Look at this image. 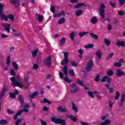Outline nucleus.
<instances>
[{
    "label": "nucleus",
    "instance_id": "obj_22",
    "mask_svg": "<svg viewBox=\"0 0 125 125\" xmlns=\"http://www.w3.org/2000/svg\"><path fill=\"white\" fill-rule=\"evenodd\" d=\"M97 21H98L97 18L96 17H93L91 20V23H92V24H96Z\"/></svg>",
    "mask_w": 125,
    "mask_h": 125
},
{
    "label": "nucleus",
    "instance_id": "obj_19",
    "mask_svg": "<svg viewBox=\"0 0 125 125\" xmlns=\"http://www.w3.org/2000/svg\"><path fill=\"white\" fill-rule=\"evenodd\" d=\"M116 45H117V46H122V47H125V42L119 41L116 42Z\"/></svg>",
    "mask_w": 125,
    "mask_h": 125
},
{
    "label": "nucleus",
    "instance_id": "obj_12",
    "mask_svg": "<svg viewBox=\"0 0 125 125\" xmlns=\"http://www.w3.org/2000/svg\"><path fill=\"white\" fill-rule=\"evenodd\" d=\"M124 62H125V60L120 59L119 61V62H115L114 63V65L115 67L121 68V67L122 66V63H124Z\"/></svg>",
    "mask_w": 125,
    "mask_h": 125
},
{
    "label": "nucleus",
    "instance_id": "obj_50",
    "mask_svg": "<svg viewBox=\"0 0 125 125\" xmlns=\"http://www.w3.org/2000/svg\"><path fill=\"white\" fill-rule=\"evenodd\" d=\"M70 38L72 41H74L75 39V33L74 32L70 33Z\"/></svg>",
    "mask_w": 125,
    "mask_h": 125
},
{
    "label": "nucleus",
    "instance_id": "obj_48",
    "mask_svg": "<svg viewBox=\"0 0 125 125\" xmlns=\"http://www.w3.org/2000/svg\"><path fill=\"white\" fill-rule=\"evenodd\" d=\"M113 105H114V103L111 101H108V107L111 109L113 108Z\"/></svg>",
    "mask_w": 125,
    "mask_h": 125
},
{
    "label": "nucleus",
    "instance_id": "obj_31",
    "mask_svg": "<svg viewBox=\"0 0 125 125\" xmlns=\"http://www.w3.org/2000/svg\"><path fill=\"white\" fill-rule=\"evenodd\" d=\"M88 31H85V32H81L79 33V36L81 37V38H83V36H85L86 35H87L88 34Z\"/></svg>",
    "mask_w": 125,
    "mask_h": 125
},
{
    "label": "nucleus",
    "instance_id": "obj_57",
    "mask_svg": "<svg viewBox=\"0 0 125 125\" xmlns=\"http://www.w3.org/2000/svg\"><path fill=\"white\" fill-rule=\"evenodd\" d=\"M118 15L120 16H123V15H125V13L123 11H120L118 12Z\"/></svg>",
    "mask_w": 125,
    "mask_h": 125
},
{
    "label": "nucleus",
    "instance_id": "obj_14",
    "mask_svg": "<svg viewBox=\"0 0 125 125\" xmlns=\"http://www.w3.org/2000/svg\"><path fill=\"white\" fill-rule=\"evenodd\" d=\"M125 94L124 93L122 94L121 97V101L119 104L120 107H122V106L124 105V103H125Z\"/></svg>",
    "mask_w": 125,
    "mask_h": 125
},
{
    "label": "nucleus",
    "instance_id": "obj_54",
    "mask_svg": "<svg viewBox=\"0 0 125 125\" xmlns=\"http://www.w3.org/2000/svg\"><path fill=\"white\" fill-rule=\"evenodd\" d=\"M38 21L39 22H42L43 20V17L42 15H38Z\"/></svg>",
    "mask_w": 125,
    "mask_h": 125
},
{
    "label": "nucleus",
    "instance_id": "obj_24",
    "mask_svg": "<svg viewBox=\"0 0 125 125\" xmlns=\"http://www.w3.org/2000/svg\"><path fill=\"white\" fill-rule=\"evenodd\" d=\"M96 55L98 58V59L99 60H100V59H101V55H102L101 51L100 50L97 51V52H96Z\"/></svg>",
    "mask_w": 125,
    "mask_h": 125
},
{
    "label": "nucleus",
    "instance_id": "obj_38",
    "mask_svg": "<svg viewBox=\"0 0 125 125\" xmlns=\"http://www.w3.org/2000/svg\"><path fill=\"white\" fill-rule=\"evenodd\" d=\"M65 23V18L63 17L60 19L58 21V24H64Z\"/></svg>",
    "mask_w": 125,
    "mask_h": 125
},
{
    "label": "nucleus",
    "instance_id": "obj_26",
    "mask_svg": "<svg viewBox=\"0 0 125 125\" xmlns=\"http://www.w3.org/2000/svg\"><path fill=\"white\" fill-rule=\"evenodd\" d=\"M23 81L25 85H29V77L25 76L23 78Z\"/></svg>",
    "mask_w": 125,
    "mask_h": 125
},
{
    "label": "nucleus",
    "instance_id": "obj_51",
    "mask_svg": "<svg viewBox=\"0 0 125 125\" xmlns=\"http://www.w3.org/2000/svg\"><path fill=\"white\" fill-rule=\"evenodd\" d=\"M109 5L111 6V7H112V8H115V7H116V3L109 2Z\"/></svg>",
    "mask_w": 125,
    "mask_h": 125
},
{
    "label": "nucleus",
    "instance_id": "obj_58",
    "mask_svg": "<svg viewBox=\"0 0 125 125\" xmlns=\"http://www.w3.org/2000/svg\"><path fill=\"white\" fill-rule=\"evenodd\" d=\"M40 122L42 125H47L46 122L43 121L42 119L40 120Z\"/></svg>",
    "mask_w": 125,
    "mask_h": 125
},
{
    "label": "nucleus",
    "instance_id": "obj_8",
    "mask_svg": "<svg viewBox=\"0 0 125 125\" xmlns=\"http://www.w3.org/2000/svg\"><path fill=\"white\" fill-rule=\"evenodd\" d=\"M43 64L45 66H47L48 68H50L51 66V57L49 56L43 61Z\"/></svg>",
    "mask_w": 125,
    "mask_h": 125
},
{
    "label": "nucleus",
    "instance_id": "obj_47",
    "mask_svg": "<svg viewBox=\"0 0 125 125\" xmlns=\"http://www.w3.org/2000/svg\"><path fill=\"white\" fill-rule=\"evenodd\" d=\"M120 98V92H117L115 94V100H118Z\"/></svg>",
    "mask_w": 125,
    "mask_h": 125
},
{
    "label": "nucleus",
    "instance_id": "obj_32",
    "mask_svg": "<svg viewBox=\"0 0 125 125\" xmlns=\"http://www.w3.org/2000/svg\"><path fill=\"white\" fill-rule=\"evenodd\" d=\"M3 6V4L0 3V18L4 14L2 11Z\"/></svg>",
    "mask_w": 125,
    "mask_h": 125
},
{
    "label": "nucleus",
    "instance_id": "obj_17",
    "mask_svg": "<svg viewBox=\"0 0 125 125\" xmlns=\"http://www.w3.org/2000/svg\"><path fill=\"white\" fill-rule=\"evenodd\" d=\"M5 92H6V89L5 88H3L1 93H0V100L3 98V96H4Z\"/></svg>",
    "mask_w": 125,
    "mask_h": 125
},
{
    "label": "nucleus",
    "instance_id": "obj_41",
    "mask_svg": "<svg viewBox=\"0 0 125 125\" xmlns=\"http://www.w3.org/2000/svg\"><path fill=\"white\" fill-rule=\"evenodd\" d=\"M104 42L106 45H110L111 44V41L108 40L107 38L104 39Z\"/></svg>",
    "mask_w": 125,
    "mask_h": 125
},
{
    "label": "nucleus",
    "instance_id": "obj_20",
    "mask_svg": "<svg viewBox=\"0 0 125 125\" xmlns=\"http://www.w3.org/2000/svg\"><path fill=\"white\" fill-rule=\"evenodd\" d=\"M12 64L15 70L17 71V70L19 69V67H18V65L17 63L15 62H12Z\"/></svg>",
    "mask_w": 125,
    "mask_h": 125
},
{
    "label": "nucleus",
    "instance_id": "obj_15",
    "mask_svg": "<svg viewBox=\"0 0 125 125\" xmlns=\"http://www.w3.org/2000/svg\"><path fill=\"white\" fill-rule=\"evenodd\" d=\"M68 63H69V60L67 59H64L62 61L61 65L64 67V66H67Z\"/></svg>",
    "mask_w": 125,
    "mask_h": 125
},
{
    "label": "nucleus",
    "instance_id": "obj_64",
    "mask_svg": "<svg viewBox=\"0 0 125 125\" xmlns=\"http://www.w3.org/2000/svg\"><path fill=\"white\" fill-rule=\"evenodd\" d=\"M64 59H68V52H66L64 53Z\"/></svg>",
    "mask_w": 125,
    "mask_h": 125
},
{
    "label": "nucleus",
    "instance_id": "obj_42",
    "mask_svg": "<svg viewBox=\"0 0 125 125\" xmlns=\"http://www.w3.org/2000/svg\"><path fill=\"white\" fill-rule=\"evenodd\" d=\"M9 96H10V98L11 99H14V98H15L16 97V95L14 94V93H9Z\"/></svg>",
    "mask_w": 125,
    "mask_h": 125
},
{
    "label": "nucleus",
    "instance_id": "obj_13",
    "mask_svg": "<svg viewBox=\"0 0 125 125\" xmlns=\"http://www.w3.org/2000/svg\"><path fill=\"white\" fill-rule=\"evenodd\" d=\"M57 109L58 112H60L61 113H67L68 112L67 108H62V106H59L57 107Z\"/></svg>",
    "mask_w": 125,
    "mask_h": 125
},
{
    "label": "nucleus",
    "instance_id": "obj_59",
    "mask_svg": "<svg viewBox=\"0 0 125 125\" xmlns=\"http://www.w3.org/2000/svg\"><path fill=\"white\" fill-rule=\"evenodd\" d=\"M71 64L73 67H76L78 66V63L75 62H71Z\"/></svg>",
    "mask_w": 125,
    "mask_h": 125
},
{
    "label": "nucleus",
    "instance_id": "obj_44",
    "mask_svg": "<svg viewBox=\"0 0 125 125\" xmlns=\"http://www.w3.org/2000/svg\"><path fill=\"white\" fill-rule=\"evenodd\" d=\"M113 56H114V53H109L108 56L106 57V60H109V59H111V58H112Z\"/></svg>",
    "mask_w": 125,
    "mask_h": 125
},
{
    "label": "nucleus",
    "instance_id": "obj_56",
    "mask_svg": "<svg viewBox=\"0 0 125 125\" xmlns=\"http://www.w3.org/2000/svg\"><path fill=\"white\" fill-rule=\"evenodd\" d=\"M22 121V119H18L16 122H15V125H19L20 123H21Z\"/></svg>",
    "mask_w": 125,
    "mask_h": 125
},
{
    "label": "nucleus",
    "instance_id": "obj_61",
    "mask_svg": "<svg viewBox=\"0 0 125 125\" xmlns=\"http://www.w3.org/2000/svg\"><path fill=\"white\" fill-rule=\"evenodd\" d=\"M50 10L51 12L53 13H54V12H55V7H54V6H53L50 7Z\"/></svg>",
    "mask_w": 125,
    "mask_h": 125
},
{
    "label": "nucleus",
    "instance_id": "obj_21",
    "mask_svg": "<svg viewBox=\"0 0 125 125\" xmlns=\"http://www.w3.org/2000/svg\"><path fill=\"white\" fill-rule=\"evenodd\" d=\"M77 83L81 85V86L85 87V84L83 83V81L81 80H78L77 81Z\"/></svg>",
    "mask_w": 125,
    "mask_h": 125
},
{
    "label": "nucleus",
    "instance_id": "obj_55",
    "mask_svg": "<svg viewBox=\"0 0 125 125\" xmlns=\"http://www.w3.org/2000/svg\"><path fill=\"white\" fill-rule=\"evenodd\" d=\"M38 50H35L34 51L32 52L33 57H36L37 56V53H38Z\"/></svg>",
    "mask_w": 125,
    "mask_h": 125
},
{
    "label": "nucleus",
    "instance_id": "obj_60",
    "mask_svg": "<svg viewBox=\"0 0 125 125\" xmlns=\"http://www.w3.org/2000/svg\"><path fill=\"white\" fill-rule=\"evenodd\" d=\"M59 76L60 79H64V74L61 72H59Z\"/></svg>",
    "mask_w": 125,
    "mask_h": 125
},
{
    "label": "nucleus",
    "instance_id": "obj_18",
    "mask_svg": "<svg viewBox=\"0 0 125 125\" xmlns=\"http://www.w3.org/2000/svg\"><path fill=\"white\" fill-rule=\"evenodd\" d=\"M36 96H38V92H34L32 94H30L29 95V97L30 99H34L35 97H36Z\"/></svg>",
    "mask_w": 125,
    "mask_h": 125
},
{
    "label": "nucleus",
    "instance_id": "obj_62",
    "mask_svg": "<svg viewBox=\"0 0 125 125\" xmlns=\"http://www.w3.org/2000/svg\"><path fill=\"white\" fill-rule=\"evenodd\" d=\"M69 74L71 76H74V75H75V72H74V70L73 69H70L69 70Z\"/></svg>",
    "mask_w": 125,
    "mask_h": 125
},
{
    "label": "nucleus",
    "instance_id": "obj_63",
    "mask_svg": "<svg viewBox=\"0 0 125 125\" xmlns=\"http://www.w3.org/2000/svg\"><path fill=\"white\" fill-rule=\"evenodd\" d=\"M38 68H39V65L37 64H34L33 66V70H37Z\"/></svg>",
    "mask_w": 125,
    "mask_h": 125
},
{
    "label": "nucleus",
    "instance_id": "obj_10",
    "mask_svg": "<svg viewBox=\"0 0 125 125\" xmlns=\"http://www.w3.org/2000/svg\"><path fill=\"white\" fill-rule=\"evenodd\" d=\"M65 12L63 11V10H61L60 13L54 14L53 16L55 18H59L61 17V16H65Z\"/></svg>",
    "mask_w": 125,
    "mask_h": 125
},
{
    "label": "nucleus",
    "instance_id": "obj_45",
    "mask_svg": "<svg viewBox=\"0 0 125 125\" xmlns=\"http://www.w3.org/2000/svg\"><path fill=\"white\" fill-rule=\"evenodd\" d=\"M65 42H66V39H65V38H62L60 41L61 45H63V44L65 43Z\"/></svg>",
    "mask_w": 125,
    "mask_h": 125
},
{
    "label": "nucleus",
    "instance_id": "obj_43",
    "mask_svg": "<svg viewBox=\"0 0 125 125\" xmlns=\"http://www.w3.org/2000/svg\"><path fill=\"white\" fill-rule=\"evenodd\" d=\"M0 124L3 125H7V120H1L0 121Z\"/></svg>",
    "mask_w": 125,
    "mask_h": 125
},
{
    "label": "nucleus",
    "instance_id": "obj_36",
    "mask_svg": "<svg viewBox=\"0 0 125 125\" xmlns=\"http://www.w3.org/2000/svg\"><path fill=\"white\" fill-rule=\"evenodd\" d=\"M107 75L109 77H112L114 75V72L112 70H109L107 72Z\"/></svg>",
    "mask_w": 125,
    "mask_h": 125
},
{
    "label": "nucleus",
    "instance_id": "obj_3",
    "mask_svg": "<svg viewBox=\"0 0 125 125\" xmlns=\"http://www.w3.org/2000/svg\"><path fill=\"white\" fill-rule=\"evenodd\" d=\"M18 99L21 105V107H24V108L25 109H29V108H30V105L29 104L24 105V97H23L22 95L19 94L18 96Z\"/></svg>",
    "mask_w": 125,
    "mask_h": 125
},
{
    "label": "nucleus",
    "instance_id": "obj_35",
    "mask_svg": "<svg viewBox=\"0 0 125 125\" xmlns=\"http://www.w3.org/2000/svg\"><path fill=\"white\" fill-rule=\"evenodd\" d=\"M105 86L109 89V93H113V92H114V91L113 90V88L110 87V85L108 84H106Z\"/></svg>",
    "mask_w": 125,
    "mask_h": 125
},
{
    "label": "nucleus",
    "instance_id": "obj_5",
    "mask_svg": "<svg viewBox=\"0 0 125 125\" xmlns=\"http://www.w3.org/2000/svg\"><path fill=\"white\" fill-rule=\"evenodd\" d=\"M51 121L52 122H53V123H55L56 124L66 125V121L61 119L53 117L51 118Z\"/></svg>",
    "mask_w": 125,
    "mask_h": 125
},
{
    "label": "nucleus",
    "instance_id": "obj_33",
    "mask_svg": "<svg viewBox=\"0 0 125 125\" xmlns=\"http://www.w3.org/2000/svg\"><path fill=\"white\" fill-rule=\"evenodd\" d=\"M72 108L73 109V111H74L75 113H78V108H77V106H76V104L72 103Z\"/></svg>",
    "mask_w": 125,
    "mask_h": 125
},
{
    "label": "nucleus",
    "instance_id": "obj_16",
    "mask_svg": "<svg viewBox=\"0 0 125 125\" xmlns=\"http://www.w3.org/2000/svg\"><path fill=\"white\" fill-rule=\"evenodd\" d=\"M82 6H86V4H85L83 2L78 3L74 6V8H80Z\"/></svg>",
    "mask_w": 125,
    "mask_h": 125
},
{
    "label": "nucleus",
    "instance_id": "obj_1",
    "mask_svg": "<svg viewBox=\"0 0 125 125\" xmlns=\"http://www.w3.org/2000/svg\"><path fill=\"white\" fill-rule=\"evenodd\" d=\"M11 82L12 84L14 85V86H17L20 88H22V87H24V85H23V83L22 82V80L20 76H17L16 78L14 77H12L11 78Z\"/></svg>",
    "mask_w": 125,
    "mask_h": 125
},
{
    "label": "nucleus",
    "instance_id": "obj_11",
    "mask_svg": "<svg viewBox=\"0 0 125 125\" xmlns=\"http://www.w3.org/2000/svg\"><path fill=\"white\" fill-rule=\"evenodd\" d=\"M115 75L117 77H122V76H125V72L121 71V69H117L115 72Z\"/></svg>",
    "mask_w": 125,
    "mask_h": 125
},
{
    "label": "nucleus",
    "instance_id": "obj_28",
    "mask_svg": "<svg viewBox=\"0 0 125 125\" xmlns=\"http://www.w3.org/2000/svg\"><path fill=\"white\" fill-rule=\"evenodd\" d=\"M111 124V120H106L104 122L101 123V125H109Z\"/></svg>",
    "mask_w": 125,
    "mask_h": 125
},
{
    "label": "nucleus",
    "instance_id": "obj_29",
    "mask_svg": "<svg viewBox=\"0 0 125 125\" xmlns=\"http://www.w3.org/2000/svg\"><path fill=\"white\" fill-rule=\"evenodd\" d=\"M41 103H47L49 105H50L51 103H52V102L49 101L48 100L44 98L43 99V101L41 102Z\"/></svg>",
    "mask_w": 125,
    "mask_h": 125
},
{
    "label": "nucleus",
    "instance_id": "obj_49",
    "mask_svg": "<svg viewBox=\"0 0 125 125\" xmlns=\"http://www.w3.org/2000/svg\"><path fill=\"white\" fill-rule=\"evenodd\" d=\"M88 95L91 97V98H94V96L93 95V92L91 91H89L88 93Z\"/></svg>",
    "mask_w": 125,
    "mask_h": 125
},
{
    "label": "nucleus",
    "instance_id": "obj_39",
    "mask_svg": "<svg viewBox=\"0 0 125 125\" xmlns=\"http://www.w3.org/2000/svg\"><path fill=\"white\" fill-rule=\"evenodd\" d=\"M100 81V75L99 74H97L95 78V82L96 83H99Z\"/></svg>",
    "mask_w": 125,
    "mask_h": 125
},
{
    "label": "nucleus",
    "instance_id": "obj_9",
    "mask_svg": "<svg viewBox=\"0 0 125 125\" xmlns=\"http://www.w3.org/2000/svg\"><path fill=\"white\" fill-rule=\"evenodd\" d=\"M2 27H4V30L7 33H10V24H7L6 23H2Z\"/></svg>",
    "mask_w": 125,
    "mask_h": 125
},
{
    "label": "nucleus",
    "instance_id": "obj_40",
    "mask_svg": "<svg viewBox=\"0 0 125 125\" xmlns=\"http://www.w3.org/2000/svg\"><path fill=\"white\" fill-rule=\"evenodd\" d=\"M93 46H94V44H89L85 46V48H86V49H88L90 48H92V47H93Z\"/></svg>",
    "mask_w": 125,
    "mask_h": 125
},
{
    "label": "nucleus",
    "instance_id": "obj_6",
    "mask_svg": "<svg viewBox=\"0 0 125 125\" xmlns=\"http://www.w3.org/2000/svg\"><path fill=\"white\" fill-rule=\"evenodd\" d=\"M1 20H4L5 21H8V19L13 22L14 21V15L12 14H9L5 16V15L3 14L1 17H0Z\"/></svg>",
    "mask_w": 125,
    "mask_h": 125
},
{
    "label": "nucleus",
    "instance_id": "obj_7",
    "mask_svg": "<svg viewBox=\"0 0 125 125\" xmlns=\"http://www.w3.org/2000/svg\"><path fill=\"white\" fill-rule=\"evenodd\" d=\"M93 65H94V63L92 60H90L87 62V65L85 68V70L86 72H90L92 69V67H93Z\"/></svg>",
    "mask_w": 125,
    "mask_h": 125
},
{
    "label": "nucleus",
    "instance_id": "obj_25",
    "mask_svg": "<svg viewBox=\"0 0 125 125\" xmlns=\"http://www.w3.org/2000/svg\"><path fill=\"white\" fill-rule=\"evenodd\" d=\"M67 118H68V119H70V120H72V121H73V122H77V121L78 120V119H77V118H76V117L72 115H68L67 116Z\"/></svg>",
    "mask_w": 125,
    "mask_h": 125
},
{
    "label": "nucleus",
    "instance_id": "obj_23",
    "mask_svg": "<svg viewBox=\"0 0 125 125\" xmlns=\"http://www.w3.org/2000/svg\"><path fill=\"white\" fill-rule=\"evenodd\" d=\"M90 37H91L92 39H94V40H98V35L94 33H90Z\"/></svg>",
    "mask_w": 125,
    "mask_h": 125
},
{
    "label": "nucleus",
    "instance_id": "obj_2",
    "mask_svg": "<svg viewBox=\"0 0 125 125\" xmlns=\"http://www.w3.org/2000/svg\"><path fill=\"white\" fill-rule=\"evenodd\" d=\"M100 12L101 14V16L102 17V21L103 22H105V21H107V22L110 21V19L105 18V5L104 3L101 4L100 8H99Z\"/></svg>",
    "mask_w": 125,
    "mask_h": 125
},
{
    "label": "nucleus",
    "instance_id": "obj_34",
    "mask_svg": "<svg viewBox=\"0 0 125 125\" xmlns=\"http://www.w3.org/2000/svg\"><path fill=\"white\" fill-rule=\"evenodd\" d=\"M78 91H80V88L79 87L70 90L71 93H75V92H78Z\"/></svg>",
    "mask_w": 125,
    "mask_h": 125
},
{
    "label": "nucleus",
    "instance_id": "obj_27",
    "mask_svg": "<svg viewBox=\"0 0 125 125\" xmlns=\"http://www.w3.org/2000/svg\"><path fill=\"white\" fill-rule=\"evenodd\" d=\"M10 1L11 2V3H13V4H14L15 5L16 4V2L18 5H20V0H10Z\"/></svg>",
    "mask_w": 125,
    "mask_h": 125
},
{
    "label": "nucleus",
    "instance_id": "obj_4",
    "mask_svg": "<svg viewBox=\"0 0 125 125\" xmlns=\"http://www.w3.org/2000/svg\"><path fill=\"white\" fill-rule=\"evenodd\" d=\"M62 70L64 73V76H65V77L64 78V82H66V83H70L72 82V80L69 79V78L67 77H68V65H65L64 66H63Z\"/></svg>",
    "mask_w": 125,
    "mask_h": 125
},
{
    "label": "nucleus",
    "instance_id": "obj_52",
    "mask_svg": "<svg viewBox=\"0 0 125 125\" xmlns=\"http://www.w3.org/2000/svg\"><path fill=\"white\" fill-rule=\"evenodd\" d=\"M107 79H108V76H104L103 78V79H101V82L102 83H105V82H106V80H107Z\"/></svg>",
    "mask_w": 125,
    "mask_h": 125
},
{
    "label": "nucleus",
    "instance_id": "obj_53",
    "mask_svg": "<svg viewBox=\"0 0 125 125\" xmlns=\"http://www.w3.org/2000/svg\"><path fill=\"white\" fill-rule=\"evenodd\" d=\"M7 111L8 114H9V115H12L13 114H14V113H15L14 110H11L9 109H8L7 110Z\"/></svg>",
    "mask_w": 125,
    "mask_h": 125
},
{
    "label": "nucleus",
    "instance_id": "obj_46",
    "mask_svg": "<svg viewBox=\"0 0 125 125\" xmlns=\"http://www.w3.org/2000/svg\"><path fill=\"white\" fill-rule=\"evenodd\" d=\"M6 64L8 65V66L10 65V56H8L7 57Z\"/></svg>",
    "mask_w": 125,
    "mask_h": 125
},
{
    "label": "nucleus",
    "instance_id": "obj_37",
    "mask_svg": "<svg viewBox=\"0 0 125 125\" xmlns=\"http://www.w3.org/2000/svg\"><path fill=\"white\" fill-rule=\"evenodd\" d=\"M119 6H123L125 3V0H118Z\"/></svg>",
    "mask_w": 125,
    "mask_h": 125
},
{
    "label": "nucleus",
    "instance_id": "obj_30",
    "mask_svg": "<svg viewBox=\"0 0 125 125\" xmlns=\"http://www.w3.org/2000/svg\"><path fill=\"white\" fill-rule=\"evenodd\" d=\"M83 11L82 9H79L76 12V16H80V15L83 14Z\"/></svg>",
    "mask_w": 125,
    "mask_h": 125
}]
</instances>
